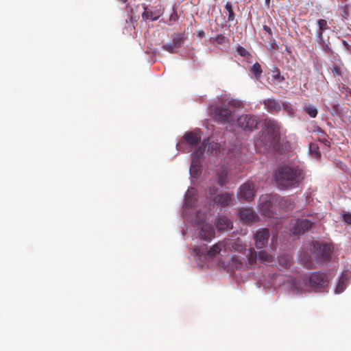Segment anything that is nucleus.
<instances>
[{
    "instance_id": "1",
    "label": "nucleus",
    "mask_w": 351,
    "mask_h": 351,
    "mask_svg": "<svg viewBox=\"0 0 351 351\" xmlns=\"http://www.w3.org/2000/svg\"><path fill=\"white\" fill-rule=\"evenodd\" d=\"M305 173L298 167L281 165L274 172V180L280 189L298 186L304 180Z\"/></svg>"
},
{
    "instance_id": "2",
    "label": "nucleus",
    "mask_w": 351,
    "mask_h": 351,
    "mask_svg": "<svg viewBox=\"0 0 351 351\" xmlns=\"http://www.w3.org/2000/svg\"><path fill=\"white\" fill-rule=\"evenodd\" d=\"M241 106L237 99L228 98L223 99L213 109L214 119L221 123H231L234 121V112Z\"/></svg>"
},
{
    "instance_id": "3",
    "label": "nucleus",
    "mask_w": 351,
    "mask_h": 351,
    "mask_svg": "<svg viewBox=\"0 0 351 351\" xmlns=\"http://www.w3.org/2000/svg\"><path fill=\"white\" fill-rule=\"evenodd\" d=\"M330 281L327 273L318 271L312 272L305 279V285L314 292L324 293L328 291Z\"/></svg>"
},
{
    "instance_id": "4",
    "label": "nucleus",
    "mask_w": 351,
    "mask_h": 351,
    "mask_svg": "<svg viewBox=\"0 0 351 351\" xmlns=\"http://www.w3.org/2000/svg\"><path fill=\"white\" fill-rule=\"evenodd\" d=\"M311 252L318 262H326L330 260L332 247L325 242L314 241L312 242Z\"/></svg>"
},
{
    "instance_id": "5",
    "label": "nucleus",
    "mask_w": 351,
    "mask_h": 351,
    "mask_svg": "<svg viewBox=\"0 0 351 351\" xmlns=\"http://www.w3.org/2000/svg\"><path fill=\"white\" fill-rule=\"evenodd\" d=\"M237 125L246 132H252L260 123L258 117L253 114H242L237 119Z\"/></svg>"
},
{
    "instance_id": "6",
    "label": "nucleus",
    "mask_w": 351,
    "mask_h": 351,
    "mask_svg": "<svg viewBox=\"0 0 351 351\" xmlns=\"http://www.w3.org/2000/svg\"><path fill=\"white\" fill-rule=\"evenodd\" d=\"M313 222L306 219H297L291 220L290 233L293 235H300L310 230Z\"/></svg>"
},
{
    "instance_id": "7",
    "label": "nucleus",
    "mask_w": 351,
    "mask_h": 351,
    "mask_svg": "<svg viewBox=\"0 0 351 351\" xmlns=\"http://www.w3.org/2000/svg\"><path fill=\"white\" fill-rule=\"evenodd\" d=\"M238 244L234 243V245H232V247L234 248L235 250L243 252V255L245 256L246 258V263L245 264V267L247 268H251L252 266H254L256 263V260L258 258L257 257V253L254 250V249L250 247V248H245V247H243L242 245H240L239 247H237L235 245H237Z\"/></svg>"
},
{
    "instance_id": "8",
    "label": "nucleus",
    "mask_w": 351,
    "mask_h": 351,
    "mask_svg": "<svg viewBox=\"0 0 351 351\" xmlns=\"http://www.w3.org/2000/svg\"><path fill=\"white\" fill-rule=\"evenodd\" d=\"M172 43L162 45V49L170 53L176 52V49L180 48L184 43L186 38L182 33H174L171 36Z\"/></svg>"
},
{
    "instance_id": "9",
    "label": "nucleus",
    "mask_w": 351,
    "mask_h": 351,
    "mask_svg": "<svg viewBox=\"0 0 351 351\" xmlns=\"http://www.w3.org/2000/svg\"><path fill=\"white\" fill-rule=\"evenodd\" d=\"M270 237L267 228H261L254 234V244L257 249H262L266 246Z\"/></svg>"
},
{
    "instance_id": "10",
    "label": "nucleus",
    "mask_w": 351,
    "mask_h": 351,
    "mask_svg": "<svg viewBox=\"0 0 351 351\" xmlns=\"http://www.w3.org/2000/svg\"><path fill=\"white\" fill-rule=\"evenodd\" d=\"M240 198L247 202L252 201L254 197L255 186L252 182H247L239 189Z\"/></svg>"
},
{
    "instance_id": "11",
    "label": "nucleus",
    "mask_w": 351,
    "mask_h": 351,
    "mask_svg": "<svg viewBox=\"0 0 351 351\" xmlns=\"http://www.w3.org/2000/svg\"><path fill=\"white\" fill-rule=\"evenodd\" d=\"M213 202L217 206L225 207L230 205L233 201V193H223L217 195L213 198Z\"/></svg>"
},
{
    "instance_id": "12",
    "label": "nucleus",
    "mask_w": 351,
    "mask_h": 351,
    "mask_svg": "<svg viewBox=\"0 0 351 351\" xmlns=\"http://www.w3.org/2000/svg\"><path fill=\"white\" fill-rule=\"evenodd\" d=\"M265 127L271 136L273 141L278 139L280 134V125L274 119H267L265 121Z\"/></svg>"
},
{
    "instance_id": "13",
    "label": "nucleus",
    "mask_w": 351,
    "mask_h": 351,
    "mask_svg": "<svg viewBox=\"0 0 351 351\" xmlns=\"http://www.w3.org/2000/svg\"><path fill=\"white\" fill-rule=\"evenodd\" d=\"M350 278L351 271L349 270H343L337 285L335 293H341L343 292L349 284Z\"/></svg>"
},
{
    "instance_id": "14",
    "label": "nucleus",
    "mask_w": 351,
    "mask_h": 351,
    "mask_svg": "<svg viewBox=\"0 0 351 351\" xmlns=\"http://www.w3.org/2000/svg\"><path fill=\"white\" fill-rule=\"evenodd\" d=\"M265 108L271 114H277L282 110V103L273 98H267L263 101Z\"/></svg>"
},
{
    "instance_id": "15",
    "label": "nucleus",
    "mask_w": 351,
    "mask_h": 351,
    "mask_svg": "<svg viewBox=\"0 0 351 351\" xmlns=\"http://www.w3.org/2000/svg\"><path fill=\"white\" fill-rule=\"evenodd\" d=\"M199 237L202 240L210 241L215 237V230L213 226L207 223H202Z\"/></svg>"
},
{
    "instance_id": "16",
    "label": "nucleus",
    "mask_w": 351,
    "mask_h": 351,
    "mask_svg": "<svg viewBox=\"0 0 351 351\" xmlns=\"http://www.w3.org/2000/svg\"><path fill=\"white\" fill-rule=\"evenodd\" d=\"M239 217L244 223H251L254 222L257 216L250 208H242L239 210Z\"/></svg>"
},
{
    "instance_id": "17",
    "label": "nucleus",
    "mask_w": 351,
    "mask_h": 351,
    "mask_svg": "<svg viewBox=\"0 0 351 351\" xmlns=\"http://www.w3.org/2000/svg\"><path fill=\"white\" fill-rule=\"evenodd\" d=\"M201 139L199 130H193L186 132L183 136L182 141L178 144L180 146L182 141H185L191 146L196 145Z\"/></svg>"
},
{
    "instance_id": "18",
    "label": "nucleus",
    "mask_w": 351,
    "mask_h": 351,
    "mask_svg": "<svg viewBox=\"0 0 351 351\" xmlns=\"http://www.w3.org/2000/svg\"><path fill=\"white\" fill-rule=\"evenodd\" d=\"M215 226L219 230H228L232 228V221L226 216L219 217L215 223Z\"/></svg>"
},
{
    "instance_id": "19",
    "label": "nucleus",
    "mask_w": 351,
    "mask_h": 351,
    "mask_svg": "<svg viewBox=\"0 0 351 351\" xmlns=\"http://www.w3.org/2000/svg\"><path fill=\"white\" fill-rule=\"evenodd\" d=\"M225 241L218 242L215 244L205 254L207 258H212L219 254L222 249L225 247Z\"/></svg>"
},
{
    "instance_id": "20",
    "label": "nucleus",
    "mask_w": 351,
    "mask_h": 351,
    "mask_svg": "<svg viewBox=\"0 0 351 351\" xmlns=\"http://www.w3.org/2000/svg\"><path fill=\"white\" fill-rule=\"evenodd\" d=\"M190 173L194 178H198L201 173L200 160L194 157L192 158L191 165L190 167Z\"/></svg>"
},
{
    "instance_id": "21",
    "label": "nucleus",
    "mask_w": 351,
    "mask_h": 351,
    "mask_svg": "<svg viewBox=\"0 0 351 351\" xmlns=\"http://www.w3.org/2000/svg\"><path fill=\"white\" fill-rule=\"evenodd\" d=\"M217 176L218 178L217 182L220 186H222L228 182V171L226 168L221 167L218 169Z\"/></svg>"
},
{
    "instance_id": "22",
    "label": "nucleus",
    "mask_w": 351,
    "mask_h": 351,
    "mask_svg": "<svg viewBox=\"0 0 351 351\" xmlns=\"http://www.w3.org/2000/svg\"><path fill=\"white\" fill-rule=\"evenodd\" d=\"M162 14L160 9L156 10L155 11L152 10H145L142 16L143 19L147 20L150 19L152 21H156Z\"/></svg>"
},
{
    "instance_id": "23",
    "label": "nucleus",
    "mask_w": 351,
    "mask_h": 351,
    "mask_svg": "<svg viewBox=\"0 0 351 351\" xmlns=\"http://www.w3.org/2000/svg\"><path fill=\"white\" fill-rule=\"evenodd\" d=\"M343 64L341 62L339 64H335L331 66L330 71L332 76L339 80V77L342 76V70Z\"/></svg>"
},
{
    "instance_id": "24",
    "label": "nucleus",
    "mask_w": 351,
    "mask_h": 351,
    "mask_svg": "<svg viewBox=\"0 0 351 351\" xmlns=\"http://www.w3.org/2000/svg\"><path fill=\"white\" fill-rule=\"evenodd\" d=\"M317 23L319 27V31L317 33V38L318 39H322L324 32L328 29L329 27L325 19H319Z\"/></svg>"
},
{
    "instance_id": "25",
    "label": "nucleus",
    "mask_w": 351,
    "mask_h": 351,
    "mask_svg": "<svg viewBox=\"0 0 351 351\" xmlns=\"http://www.w3.org/2000/svg\"><path fill=\"white\" fill-rule=\"evenodd\" d=\"M257 257L263 263H271L274 259L273 256L266 251H260Z\"/></svg>"
},
{
    "instance_id": "26",
    "label": "nucleus",
    "mask_w": 351,
    "mask_h": 351,
    "mask_svg": "<svg viewBox=\"0 0 351 351\" xmlns=\"http://www.w3.org/2000/svg\"><path fill=\"white\" fill-rule=\"evenodd\" d=\"M250 72L256 80H259L263 73L261 64L258 62L254 63L250 68Z\"/></svg>"
},
{
    "instance_id": "27",
    "label": "nucleus",
    "mask_w": 351,
    "mask_h": 351,
    "mask_svg": "<svg viewBox=\"0 0 351 351\" xmlns=\"http://www.w3.org/2000/svg\"><path fill=\"white\" fill-rule=\"evenodd\" d=\"M230 265L234 269H241L245 265L244 263L236 255L232 256Z\"/></svg>"
},
{
    "instance_id": "28",
    "label": "nucleus",
    "mask_w": 351,
    "mask_h": 351,
    "mask_svg": "<svg viewBox=\"0 0 351 351\" xmlns=\"http://www.w3.org/2000/svg\"><path fill=\"white\" fill-rule=\"evenodd\" d=\"M304 110L311 118H315L317 115V109L313 105H311V104L306 105L304 108Z\"/></svg>"
},
{
    "instance_id": "29",
    "label": "nucleus",
    "mask_w": 351,
    "mask_h": 351,
    "mask_svg": "<svg viewBox=\"0 0 351 351\" xmlns=\"http://www.w3.org/2000/svg\"><path fill=\"white\" fill-rule=\"evenodd\" d=\"M225 8L228 12V21H233L235 19L236 14L233 10L232 4L230 2H227L226 3Z\"/></svg>"
},
{
    "instance_id": "30",
    "label": "nucleus",
    "mask_w": 351,
    "mask_h": 351,
    "mask_svg": "<svg viewBox=\"0 0 351 351\" xmlns=\"http://www.w3.org/2000/svg\"><path fill=\"white\" fill-rule=\"evenodd\" d=\"M206 147V143L205 141H204L201 146H199L197 149L193 154L192 158H197L199 160H201V158L205 151Z\"/></svg>"
},
{
    "instance_id": "31",
    "label": "nucleus",
    "mask_w": 351,
    "mask_h": 351,
    "mask_svg": "<svg viewBox=\"0 0 351 351\" xmlns=\"http://www.w3.org/2000/svg\"><path fill=\"white\" fill-rule=\"evenodd\" d=\"M281 106H282V108L284 109V110L287 112V114L289 116L291 117L293 115L294 110H293L292 106L289 103L282 102Z\"/></svg>"
},
{
    "instance_id": "32",
    "label": "nucleus",
    "mask_w": 351,
    "mask_h": 351,
    "mask_svg": "<svg viewBox=\"0 0 351 351\" xmlns=\"http://www.w3.org/2000/svg\"><path fill=\"white\" fill-rule=\"evenodd\" d=\"M278 262L284 267H289L291 264V259L289 256H282L279 258Z\"/></svg>"
},
{
    "instance_id": "33",
    "label": "nucleus",
    "mask_w": 351,
    "mask_h": 351,
    "mask_svg": "<svg viewBox=\"0 0 351 351\" xmlns=\"http://www.w3.org/2000/svg\"><path fill=\"white\" fill-rule=\"evenodd\" d=\"M341 16L343 19L347 20L350 16V6L348 4L341 6Z\"/></svg>"
},
{
    "instance_id": "34",
    "label": "nucleus",
    "mask_w": 351,
    "mask_h": 351,
    "mask_svg": "<svg viewBox=\"0 0 351 351\" xmlns=\"http://www.w3.org/2000/svg\"><path fill=\"white\" fill-rule=\"evenodd\" d=\"M309 148H310V152H311V154L315 158H318L320 157V152H319V148L316 145L311 143L309 145Z\"/></svg>"
},
{
    "instance_id": "35",
    "label": "nucleus",
    "mask_w": 351,
    "mask_h": 351,
    "mask_svg": "<svg viewBox=\"0 0 351 351\" xmlns=\"http://www.w3.org/2000/svg\"><path fill=\"white\" fill-rule=\"evenodd\" d=\"M300 257H301V260L304 262V263L305 264V265L308 267V268H311L312 267V263L311 261V258L309 257V256L307 254V253H302L301 255H300Z\"/></svg>"
},
{
    "instance_id": "36",
    "label": "nucleus",
    "mask_w": 351,
    "mask_h": 351,
    "mask_svg": "<svg viewBox=\"0 0 351 351\" xmlns=\"http://www.w3.org/2000/svg\"><path fill=\"white\" fill-rule=\"evenodd\" d=\"M267 49L269 51L278 49V45L274 39H271L269 41L268 45H267Z\"/></svg>"
},
{
    "instance_id": "37",
    "label": "nucleus",
    "mask_w": 351,
    "mask_h": 351,
    "mask_svg": "<svg viewBox=\"0 0 351 351\" xmlns=\"http://www.w3.org/2000/svg\"><path fill=\"white\" fill-rule=\"evenodd\" d=\"M319 43L322 46L323 50L327 53L331 51L330 48L328 45L324 41V36H322V39H319Z\"/></svg>"
},
{
    "instance_id": "38",
    "label": "nucleus",
    "mask_w": 351,
    "mask_h": 351,
    "mask_svg": "<svg viewBox=\"0 0 351 351\" xmlns=\"http://www.w3.org/2000/svg\"><path fill=\"white\" fill-rule=\"evenodd\" d=\"M237 52L241 56H246V55L248 53L247 50L243 48V47H239L237 48Z\"/></svg>"
},
{
    "instance_id": "39",
    "label": "nucleus",
    "mask_w": 351,
    "mask_h": 351,
    "mask_svg": "<svg viewBox=\"0 0 351 351\" xmlns=\"http://www.w3.org/2000/svg\"><path fill=\"white\" fill-rule=\"evenodd\" d=\"M343 219L348 224H351V215L345 214L343 215Z\"/></svg>"
},
{
    "instance_id": "40",
    "label": "nucleus",
    "mask_w": 351,
    "mask_h": 351,
    "mask_svg": "<svg viewBox=\"0 0 351 351\" xmlns=\"http://www.w3.org/2000/svg\"><path fill=\"white\" fill-rule=\"evenodd\" d=\"M225 40V36H223V35H221V34H219V35L217 36V37H216V40H217L219 43H220V44L223 43V40Z\"/></svg>"
},
{
    "instance_id": "41",
    "label": "nucleus",
    "mask_w": 351,
    "mask_h": 351,
    "mask_svg": "<svg viewBox=\"0 0 351 351\" xmlns=\"http://www.w3.org/2000/svg\"><path fill=\"white\" fill-rule=\"evenodd\" d=\"M263 30L265 32L268 33V34H269L270 36L272 35V31H271V28L269 26L263 25Z\"/></svg>"
},
{
    "instance_id": "42",
    "label": "nucleus",
    "mask_w": 351,
    "mask_h": 351,
    "mask_svg": "<svg viewBox=\"0 0 351 351\" xmlns=\"http://www.w3.org/2000/svg\"><path fill=\"white\" fill-rule=\"evenodd\" d=\"M217 189H209V194L211 195H214L216 194Z\"/></svg>"
},
{
    "instance_id": "43",
    "label": "nucleus",
    "mask_w": 351,
    "mask_h": 351,
    "mask_svg": "<svg viewBox=\"0 0 351 351\" xmlns=\"http://www.w3.org/2000/svg\"><path fill=\"white\" fill-rule=\"evenodd\" d=\"M274 77L275 79H278V80H279V79L284 80V78H283V77H281V76H280V71H278V73H277L276 75H274Z\"/></svg>"
},
{
    "instance_id": "44",
    "label": "nucleus",
    "mask_w": 351,
    "mask_h": 351,
    "mask_svg": "<svg viewBox=\"0 0 351 351\" xmlns=\"http://www.w3.org/2000/svg\"><path fill=\"white\" fill-rule=\"evenodd\" d=\"M271 0H265V5L267 7H270Z\"/></svg>"
},
{
    "instance_id": "45",
    "label": "nucleus",
    "mask_w": 351,
    "mask_h": 351,
    "mask_svg": "<svg viewBox=\"0 0 351 351\" xmlns=\"http://www.w3.org/2000/svg\"><path fill=\"white\" fill-rule=\"evenodd\" d=\"M198 34H199V36H204V31H201V32H199Z\"/></svg>"
},
{
    "instance_id": "46",
    "label": "nucleus",
    "mask_w": 351,
    "mask_h": 351,
    "mask_svg": "<svg viewBox=\"0 0 351 351\" xmlns=\"http://www.w3.org/2000/svg\"><path fill=\"white\" fill-rule=\"evenodd\" d=\"M343 45H345V46H347V45H348V43H347L346 40H343Z\"/></svg>"
},
{
    "instance_id": "47",
    "label": "nucleus",
    "mask_w": 351,
    "mask_h": 351,
    "mask_svg": "<svg viewBox=\"0 0 351 351\" xmlns=\"http://www.w3.org/2000/svg\"><path fill=\"white\" fill-rule=\"evenodd\" d=\"M197 254H204V252L202 251V252H200L199 251L197 252Z\"/></svg>"
},
{
    "instance_id": "48",
    "label": "nucleus",
    "mask_w": 351,
    "mask_h": 351,
    "mask_svg": "<svg viewBox=\"0 0 351 351\" xmlns=\"http://www.w3.org/2000/svg\"><path fill=\"white\" fill-rule=\"evenodd\" d=\"M121 1H122L123 3H126L128 0H120Z\"/></svg>"
}]
</instances>
